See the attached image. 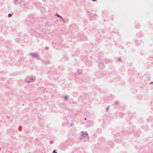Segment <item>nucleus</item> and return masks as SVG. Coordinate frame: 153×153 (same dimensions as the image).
<instances>
[{"label":"nucleus","instance_id":"423d86ee","mask_svg":"<svg viewBox=\"0 0 153 153\" xmlns=\"http://www.w3.org/2000/svg\"><path fill=\"white\" fill-rule=\"evenodd\" d=\"M56 15L58 17L60 18L63 20V19L62 18V16L58 15L57 13L56 14Z\"/></svg>","mask_w":153,"mask_h":153},{"label":"nucleus","instance_id":"6e6552de","mask_svg":"<svg viewBox=\"0 0 153 153\" xmlns=\"http://www.w3.org/2000/svg\"><path fill=\"white\" fill-rule=\"evenodd\" d=\"M8 16L9 17L11 16H12V15L11 14H9L8 15Z\"/></svg>","mask_w":153,"mask_h":153},{"label":"nucleus","instance_id":"9b49d317","mask_svg":"<svg viewBox=\"0 0 153 153\" xmlns=\"http://www.w3.org/2000/svg\"><path fill=\"white\" fill-rule=\"evenodd\" d=\"M106 109L107 110V111H108V107H107L106 108Z\"/></svg>","mask_w":153,"mask_h":153},{"label":"nucleus","instance_id":"0eeeda50","mask_svg":"<svg viewBox=\"0 0 153 153\" xmlns=\"http://www.w3.org/2000/svg\"><path fill=\"white\" fill-rule=\"evenodd\" d=\"M52 153H57L55 150H54Z\"/></svg>","mask_w":153,"mask_h":153},{"label":"nucleus","instance_id":"f03ea898","mask_svg":"<svg viewBox=\"0 0 153 153\" xmlns=\"http://www.w3.org/2000/svg\"><path fill=\"white\" fill-rule=\"evenodd\" d=\"M36 79L35 76H30L25 78V81L26 83H32L34 82Z\"/></svg>","mask_w":153,"mask_h":153},{"label":"nucleus","instance_id":"1a4fd4ad","mask_svg":"<svg viewBox=\"0 0 153 153\" xmlns=\"http://www.w3.org/2000/svg\"><path fill=\"white\" fill-rule=\"evenodd\" d=\"M118 60L119 61H121V59L120 58H119L118 59Z\"/></svg>","mask_w":153,"mask_h":153},{"label":"nucleus","instance_id":"20e7f679","mask_svg":"<svg viewBox=\"0 0 153 153\" xmlns=\"http://www.w3.org/2000/svg\"><path fill=\"white\" fill-rule=\"evenodd\" d=\"M30 56L37 60L39 59V57L38 55L36 53H31L30 54Z\"/></svg>","mask_w":153,"mask_h":153},{"label":"nucleus","instance_id":"7ed1b4c3","mask_svg":"<svg viewBox=\"0 0 153 153\" xmlns=\"http://www.w3.org/2000/svg\"><path fill=\"white\" fill-rule=\"evenodd\" d=\"M23 0H14V4L15 5L20 4L21 5H24L25 3H23Z\"/></svg>","mask_w":153,"mask_h":153},{"label":"nucleus","instance_id":"f257e3e1","mask_svg":"<svg viewBox=\"0 0 153 153\" xmlns=\"http://www.w3.org/2000/svg\"><path fill=\"white\" fill-rule=\"evenodd\" d=\"M81 139L84 142H86L89 141V137L87 133L82 131L81 132Z\"/></svg>","mask_w":153,"mask_h":153},{"label":"nucleus","instance_id":"9d476101","mask_svg":"<svg viewBox=\"0 0 153 153\" xmlns=\"http://www.w3.org/2000/svg\"><path fill=\"white\" fill-rule=\"evenodd\" d=\"M118 103V102H115V104L116 105H117Z\"/></svg>","mask_w":153,"mask_h":153},{"label":"nucleus","instance_id":"f8f14e48","mask_svg":"<svg viewBox=\"0 0 153 153\" xmlns=\"http://www.w3.org/2000/svg\"><path fill=\"white\" fill-rule=\"evenodd\" d=\"M84 119H85V120H86V118H84Z\"/></svg>","mask_w":153,"mask_h":153},{"label":"nucleus","instance_id":"39448f33","mask_svg":"<svg viewBox=\"0 0 153 153\" xmlns=\"http://www.w3.org/2000/svg\"><path fill=\"white\" fill-rule=\"evenodd\" d=\"M68 96H65L64 97V101H65L67 100L68 99Z\"/></svg>","mask_w":153,"mask_h":153}]
</instances>
